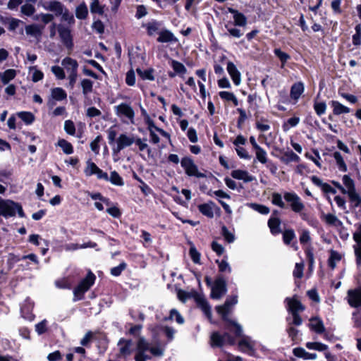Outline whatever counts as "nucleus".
<instances>
[{
    "mask_svg": "<svg viewBox=\"0 0 361 361\" xmlns=\"http://www.w3.org/2000/svg\"><path fill=\"white\" fill-rule=\"evenodd\" d=\"M342 181L345 190L344 194L348 195L350 202L355 207H361V197L356 192L354 180L349 176L344 175Z\"/></svg>",
    "mask_w": 361,
    "mask_h": 361,
    "instance_id": "obj_1",
    "label": "nucleus"
},
{
    "mask_svg": "<svg viewBox=\"0 0 361 361\" xmlns=\"http://www.w3.org/2000/svg\"><path fill=\"white\" fill-rule=\"evenodd\" d=\"M20 217L24 216V213L20 205L11 200H5L0 198V216L5 218L14 216L16 214Z\"/></svg>",
    "mask_w": 361,
    "mask_h": 361,
    "instance_id": "obj_2",
    "label": "nucleus"
},
{
    "mask_svg": "<svg viewBox=\"0 0 361 361\" xmlns=\"http://www.w3.org/2000/svg\"><path fill=\"white\" fill-rule=\"evenodd\" d=\"M95 279L94 274L89 271L87 276L73 290V301L75 302L82 298L84 293L94 284Z\"/></svg>",
    "mask_w": 361,
    "mask_h": 361,
    "instance_id": "obj_3",
    "label": "nucleus"
},
{
    "mask_svg": "<svg viewBox=\"0 0 361 361\" xmlns=\"http://www.w3.org/2000/svg\"><path fill=\"white\" fill-rule=\"evenodd\" d=\"M227 292L226 282L222 276L217 277L211 288V298L219 300Z\"/></svg>",
    "mask_w": 361,
    "mask_h": 361,
    "instance_id": "obj_4",
    "label": "nucleus"
},
{
    "mask_svg": "<svg viewBox=\"0 0 361 361\" xmlns=\"http://www.w3.org/2000/svg\"><path fill=\"white\" fill-rule=\"evenodd\" d=\"M116 114L120 118H126L128 122L133 124L135 123V111L132 106L126 103H121L114 106Z\"/></svg>",
    "mask_w": 361,
    "mask_h": 361,
    "instance_id": "obj_5",
    "label": "nucleus"
},
{
    "mask_svg": "<svg viewBox=\"0 0 361 361\" xmlns=\"http://www.w3.org/2000/svg\"><path fill=\"white\" fill-rule=\"evenodd\" d=\"M134 142L135 136L133 135L122 133L118 136L116 141V145L112 149L113 152L114 154H118L124 148L132 145Z\"/></svg>",
    "mask_w": 361,
    "mask_h": 361,
    "instance_id": "obj_6",
    "label": "nucleus"
},
{
    "mask_svg": "<svg viewBox=\"0 0 361 361\" xmlns=\"http://www.w3.org/2000/svg\"><path fill=\"white\" fill-rule=\"evenodd\" d=\"M181 166L184 169L186 174L189 176H195L197 178H204L205 175L198 171L197 166L194 161L189 157H184L180 161Z\"/></svg>",
    "mask_w": 361,
    "mask_h": 361,
    "instance_id": "obj_7",
    "label": "nucleus"
},
{
    "mask_svg": "<svg viewBox=\"0 0 361 361\" xmlns=\"http://www.w3.org/2000/svg\"><path fill=\"white\" fill-rule=\"evenodd\" d=\"M118 357L126 359L130 356L134 350L133 343L131 340L121 338L118 342Z\"/></svg>",
    "mask_w": 361,
    "mask_h": 361,
    "instance_id": "obj_8",
    "label": "nucleus"
},
{
    "mask_svg": "<svg viewBox=\"0 0 361 361\" xmlns=\"http://www.w3.org/2000/svg\"><path fill=\"white\" fill-rule=\"evenodd\" d=\"M284 199L286 202L290 203L291 209L295 213L301 212L305 208V205L301 201V199L295 192H286L284 194Z\"/></svg>",
    "mask_w": 361,
    "mask_h": 361,
    "instance_id": "obj_9",
    "label": "nucleus"
},
{
    "mask_svg": "<svg viewBox=\"0 0 361 361\" xmlns=\"http://www.w3.org/2000/svg\"><path fill=\"white\" fill-rule=\"evenodd\" d=\"M150 346L148 342L143 337H140L137 343V352L135 356V361H147L150 357L145 354Z\"/></svg>",
    "mask_w": 361,
    "mask_h": 361,
    "instance_id": "obj_10",
    "label": "nucleus"
},
{
    "mask_svg": "<svg viewBox=\"0 0 361 361\" xmlns=\"http://www.w3.org/2000/svg\"><path fill=\"white\" fill-rule=\"evenodd\" d=\"M211 341L212 346L221 347L226 344L233 345L235 339L227 333L221 335L215 332L211 336Z\"/></svg>",
    "mask_w": 361,
    "mask_h": 361,
    "instance_id": "obj_11",
    "label": "nucleus"
},
{
    "mask_svg": "<svg viewBox=\"0 0 361 361\" xmlns=\"http://www.w3.org/2000/svg\"><path fill=\"white\" fill-rule=\"evenodd\" d=\"M58 32L63 45L69 50L73 47V37L71 30L62 25L57 27Z\"/></svg>",
    "mask_w": 361,
    "mask_h": 361,
    "instance_id": "obj_12",
    "label": "nucleus"
},
{
    "mask_svg": "<svg viewBox=\"0 0 361 361\" xmlns=\"http://www.w3.org/2000/svg\"><path fill=\"white\" fill-rule=\"evenodd\" d=\"M238 303V296L234 295L229 297L226 299L223 305L217 306L216 307V312L219 314L224 320H228V314L229 313L231 307Z\"/></svg>",
    "mask_w": 361,
    "mask_h": 361,
    "instance_id": "obj_13",
    "label": "nucleus"
},
{
    "mask_svg": "<svg viewBox=\"0 0 361 361\" xmlns=\"http://www.w3.org/2000/svg\"><path fill=\"white\" fill-rule=\"evenodd\" d=\"M348 302L353 307L361 306V288L348 291Z\"/></svg>",
    "mask_w": 361,
    "mask_h": 361,
    "instance_id": "obj_14",
    "label": "nucleus"
},
{
    "mask_svg": "<svg viewBox=\"0 0 361 361\" xmlns=\"http://www.w3.org/2000/svg\"><path fill=\"white\" fill-rule=\"evenodd\" d=\"M226 70L229 75L231 76L233 83L236 86L240 85V84L241 83V74L236 68L235 65L233 62L228 61L227 63Z\"/></svg>",
    "mask_w": 361,
    "mask_h": 361,
    "instance_id": "obj_15",
    "label": "nucleus"
},
{
    "mask_svg": "<svg viewBox=\"0 0 361 361\" xmlns=\"http://www.w3.org/2000/svg\"><path fill=\"white\" fill-rule=\"evenodd\" d=\"M286 302H287V310L291 314L299 313L305 310V307L295 297L292 298H287Z\"/></svg>",
    "mask_w": 361,
    "mask_h": 361,
    "instance_id": "obj_16",
    "label": "nucleus"
},
{
    "mask_svg": "<svg viewBox=\"0 0 361 361\" xmlns=\"http://www.w3.org/2000/svg\"><path fill=\"white\" fill-rule=\"evenodd\" d=\"M228 11L230 13L233 14L234 25L235 26H246L247 20L246 16L243 13L232 8H228Z\"/></svg>",
    "mask_w": 361,
    "mask_h": 361,
    "instance_id": "obj_17",
    "label": "nucleus"
},
{
    "mask_svg": "<svg viewBox=\"0 0 361 361\" xmlns=\"http://www.w3.org/2000/svg\"><path fill=\"white\" fill-rule=\"evenodd\" d=\"M231 176L237 180H242L245 183L252 182L255 178L250 175L247 171L237 169L231 172Z\"/></svg>",
    "mask_w": 361,
    "mask_h": 361,
    "instance_id": "obj_18",
    "label": "nucleus"
},
{
    "mask_svg": "<svg viewBox=\"0 0 361 361\" xmlns=\"http://www.w3.org/2000/svg\"><path fill=\"white\" fill-rule=\"evenodd\" d=\"M61 64L68 74H71V73H78V63L76 60L71 57H66L62 60Z\"/></svg>",
    "mask_w": 361,
    "mask_h": 361,
    "instance_id": "obj_19",
    "label": "nucleus"
},
{
    "mask_svg": "<svg viewBox=\"0 0 361 361\" xmlns=\"http://www.w3.org/2000/svg\"><path fill=\"white\" fill-rule=\"evenodd\" d=\"M195 300L197 302L198 307L202 310V312L207 317V318L211 319V318H212L211 307L208 304V302L205 300V298L204 297H202L201 295H197L195 298Z\"/></svg>",
    "mask_w": 361,
    "mask_h": 361,
    "instance_id": "obj_20",
    "label": "nucleus"
},
{
    "mask_svg": "<svg viewBox=\"0 0 361 361\" xmlns=\"http://www.w3.org/2000/svg\"><path fill=\"white\" fill-rule=\"evenodd\" d=\"M329 104L333 108V113L334 115L338 116L343 114H348L350 111V109L338 101L332 100L330 102Z\"/></svg>",
    "mask_w": 361,
    "mask_h": 361,
    "instance_id": "obj_21",
    "label": "nucleus"
},
{
    "mask_svg": "<svg viewBox=\"0 0 361 361\" xmlns=\"http://www.w3.org/2000/svg\"><path fill=\"white\" fill-rule=\"evenodd\" d=\"M293 353L295 357L302 358L304 360H316L317 358V355L316 353H308L304 348L300 347L294 348Z\"/></svg>",
    "mask_w": 361,
    "mask_h": 361,
    "instance_id": "obj_22",
    "label": "nucleus"
},
{
    "mask_svg": "<svg viewBox=\"0 0 361 361\" xmlns=\"http://www.w3.org/2000/svg\"><path fill=\"white\" fill-rule=\"evenodd\" d=\"M310 327L317 334H322L325 331V327L322 320L319 318H312L310 321Z\"/></svg>",
    "mask_w": 361,
    "mask_h": 361,
    "instance_id": "obj_23",
    "label": "nucleus"
},
{
    "mask_svg": "<svg viewBox=\"0 0 361 361\" xmlns=\"http://www.w3.org/2000/svg\"><path fill=\"white\" fill-rule=\"evenodd\" d=\"M305 90L304 84L298 82L293 84L290 89V97L295 100H298Z\"/></svg>",
    "mask_w": 361,
    "mask_h": 361,
    "instance_id": "obj_24",
    "label": "nucleus"
},
{
    "mask_svg": "<svg viewBox=\"0 0 361 361\" xmlns=\"http://www.w3.org/2000/svg\"><path fill=\"white\" fill-rule=\"evenodd\" d=\"M157 41L161 43H166L176 42L177 39L170 30H164L159 32Z\"/></svg>",
    "mask_w": 361,
    "mask_h": 361,
    "instance_id": "obj_25",
    "label": "nucleus"
},
{
    "mask_svg": "<svg viewBox=\"0 0 361 361\" xmlns=\"http://www.w3.org/2000/svg\"><path fill=\"white\" fill-rule=\"evenodd\" d=\"M215 206L213 202L202 204L199 205L198 208L200 212L204 216L212 218L214 216V207Z\"/></svg>",
    "mask_w": 361,
    "mask_h": 361,
    "instance_id": "obj_26",
    "label": "nucleus"
},
{
    "mask_svg": "<svg viewBox=\"0 0 361 361\" xmlns=\"http://www.w3.org/2000/svg\"><path fill=\"white\" fill-rule=\"evenodd\" d=\"M239 348L244 353H250L253 350L254 344L250 338H243L238 343Z\"/></svg>",
    "mask_w": 361,
    "mask_h": 361,
    "instance_id": "obj_27",
    "label": "nucleus"
},
{
    "mask_svg": "<svg viewBox=\"0 0 361 361\" xmlns=\"http://www.w3.org/2000/svg\"><path fill=\"white\" fill-rule=\"evenodd\" d=\"M281 221L277 217H271L268 221V226L273 235H277L281 233Z\"/></svg>",
    "mask_w": 361,
    "mask_h": 361,
    "instance_id": "obj_28",
    "label": "nucleus"
},
{
    "mask_svg": "<svg viewBox=\"0 0 361 361\" xmlns=\"http://www.w3.org/2000/svg\"><path fill=\"white\" fill-rule=\"evenodd\" d=\"M33 305L31 304L28 300L25 301V303L21 307L22 316L30 321L33 320L34 314L32 313Z\"/></svg>",
    "mask_w": 361,
    "mask_h": 361,
    "instance_id": "obj_29",
    "label": "nucleus"
},
{
    "mask_svg": "<svg viewBox=\"0 0 361 361\" xmlns=\"http://www.w3.org/2000/svg\"><path fill=\"white\" fill-rule=\"evenodd\" d=\"M281 160L284 164H288L290 162H299L300 158L293 151H286L283 153V155L281 157Z\"/></svg>",
    "mask_w": 361,
    "mask_h": 361,
    "instance_id": "obj_30",
    "label": "nucleus"
},
{
    "mask_svg": "<svg viewBox=\"0 0 361 361\" xmlns=\"http://www.w3.org/2000/svg\"><path fill=\"white\" fill-rule=\"evenodd\" d=\"M342 259V255L338 252L331 250H330V256L328 259L329 266L332 269H335L338 262H339Z\"/></svg>",
    "mask_w": 361,
    "mask_h": 361,
    "instance_id": "obj_31",
    "label": "nucleus"
},
{
    "mask_svg": "<svg viewBox=\"0 0 361 361\" xmlns=\"http://www.w3.org/2000/svg\"><path fill=\"white\" fill-rule=\"evenodd\" d=\"M51 97L56 101H62L66 99L67 94L61 87H54L51 90Z\"/></svg>",
    "mask_w": 361,
    "mask_h": 361,
    "instance_id": "obj_32",
    "label": "nucleus"
},
{
    "mask_svg": "<svg viewBox=\"0 0 361 361\" xmlns=\"http://www.w3.org/2000/svg\"><path fill=\"white\" fill-rule=\"evenodd\" d=\"M324 219L326 223L331 226H334L336 227H342L343 222L338 219L336 216L332 214H327L324 215Z\"/></svg>",
    "mask_w": 361,
    "mask_h": 361,
    "instance_id": "obj_33",
    "label": "nucleus"
},
{
    "mask_svg": "<svg viewBox=\"0 0 361 361\" xmlns=\"http://www.w3.org/2000/svg\"><path fill=\"white\" fill-rule=\"evenodd\" d=\"M16 75L15 70L8 69L3 73H0V80L4 85H6L16 77Z\"/></svg>",
    "mask_w": 361,
    "mask_h": 361,
    "instance_id": "obj_34",
    "label": "nucleus"
},
{
    "mask_svg": "<svg viewBox=\"0 0 361 361\" xmlns=\"http://www.w3.org/2000/svg\"><path fill=\"white\" fill-rule=\"evenodd\" d=\"M88 15L87 6L85 2H82L75 8V16L77 18L83 20L87 18Z\"/></svg>",
    "mask_w": 361,
    "mask_h": 361,
    "instance_id": "obj_35",
    "label": "nucleus"
},
{
    "mask_svg": "<svg viewBox=\"0 0 361 361\" xmlns=\"http://www.w3.org/2000/svg\"><path fill=\"white\" fill-rule=\"evenodd\" d=\"M47 10L53 11L56 13V16L61 15L63 11V6L61 2L59 1H51L49 3V6L45 8Z\"/></svg>",
    "mask_w": 361,
    "mask_h": 361,
    "instance_id": "obj_36",
    "label": "nucleus"
},
{
    "mask_svg": "<svg viewBox=\"0 0 361 361\" xmlns=\"http://www.w3.org/2000/svg\"><path fill=\"white\" fill-rule=\"evenodd\" d=\"M219 95L221 97V99L225 101L232 102L235 106L238 105V100L233 92L221 91L219 92Z\"/></svg>",
    "mask_w": 361,
    "mask_h": 361,
    "instance_id": "obj_37",
    "label": "nucleus"
},
{
    "mask_svg": "<svg viewBox=\"0 0 361 361\" xmlns=\"http://www.w3.org/2000/svg\"><path fill=\"white\" fill-rule=\"evenodd\" d=\"M29 73L32 75V80L34 82L40 81L44 78V73L35 66L29 67Z\"/></svg>",
    "mask_w": 361,
    "mask_h": 361,
    "instance_id": "obj_38",
    "label": "nucleus"
},
{
    "mask_svg": "<svg viewBox=\"0 0 361 361\" xmlns=\"http://www.w3.org/2000/svg\"><path fill=\"white\" fill-rule=\"evenodd\" d=\"M57 145L61 148L66 154H71L73 152V147L71 143L64 139L59 140Z\"/></svg>",
    "mask_w": 361,
    "mask_h": 361,
    "instance_id": "obj_39",
    "label": "nucleus"
},
{
    "mask_svg": "<svg viewBox=\"0 0 361 361\" xmlns=\"http://www.w3.org/2000/svg\"><path fill=\"white\" fill-rule=\"evenodd\" d=\"M305 346L309 350H314L319 352L326 351L329 348L327 345L319 342H307Z\"/></svg>",
    "mask_w": 361,
    "mask_h": 361,
    "instance_id": "obj_40",
    "label": "nucleus"
},
{
    "mask_svg": "<svg viewBox=\"0 0 361 361\" xmlns=\"http://www.w3.org/2000/svg\"><path fill=\"white\" fill-rule=\"evenodd\" d=\"M247 206L261 214H268L270 212L268 207L257 203H248Z\"/></svg>",
    "mask_w": 361,
    "mask_h": 361,
    "instance_id": "obj_41",
    "label": "nucleus"
},
{
    "mask_svg": "<svg viewBox=\"0 0 361 361\" xmlns=\"http://www.w3.org/2000/svg\"><path fill=\"white\" fill-rule=\"evenodd\" d=\"M80 85L82 90V94L87 96L92 92L93 82L89 79H82L80 82Z\"/></svg>",
    "mask_w": 361,
    "mask_h": 361,
    "instance_id": "obj_42",
    "label": "nucleus"
},
{
    "mask_svg": "<svg viewBox=\"0 0 361 361\" xmlns=\"http://www.w3.org/2000/svg\"><path fill=\"white\" fill-rule=\"evenodd\" d=\"M160 23L157 20H153L152 22H149L145 26L147 29V34L149 36L154 35L160 27Z\"/></svg>",
    "mask_w": 361,
    "mask_h": 361,
    "instance_id": "obj_43",
    "label": "nucleus"
},
{
    "mask_svg": "<svg viewBox=\"0 0 361 361\" xmlns=\"http://www.w3.org/2000/svg\"><path fill=\"white\" fill-rule=\"evenodd\" d=\"M25 32L27 35L37 37L41 35L42 31L39 25L32 24L25 26Z\"/></svg>",
    "mask_w": 361,
    "mask_h": 361,
    "instance_id": "obj_44",
    "label": "nucleus"
},
{
    "mask_svg": "<svg viewBox=\"0 0 361 361\" xmlns=\"http://www.w3.org/2000/svg\"><path fill=\"white\" fill-rule=\"evenodd\" d=\"M108 181H110L113 185L118 186H122L124 185L123 178L116 171L111 172Z\"/></svg>",
    "mask_w": 361,
    "mask_h": 361,
    "instance_id": "obj_45",
    "label": "nucleus"
},
{
    "mask_svg": "<svg viewBox=\"0 0 361 361\" xmlns=\"http://www.w3.org/2000/svg\"><path fill=\"white\" fill-rule=\"evenodd\" d=\"M256 159L262 164H264L267 162V152L261 147L255 149Z\"/></svg>",
    "mask_w": 361,
    "mask_h": 361,
    "instance_id": "obj_46",
    "label": "nucleus"
},
{
    "mask_svg": "<svg viewBox=\"0 0 361 361\" xmlns=\"http://www.w3.org/2000/svg\"><path fill=\"white\" fill-rule=\"evenodd\" d=\"M300 122L299 117H292L288 118L286 122H285L283 126V130L285 132H287L290 130V128L295 127Z\"/></svg>",
    "mask_w": 361,
    "mask_h": 361,
    "instance_id": "obj_47",
    "label": "nucleus"
},
{
    "mask_svg": "<svg viewBox=\"0 0 361 361\" xmlns=\"http://www.w3.org/2000/svg\"><path fill=\"white\" fill-rule=\"evenodd\" d=\"M334 157L336 161L337 166L340 171L345 172L347 171V166L343 159L342 155L338 152L334 153Z\"/></svg>",
    "mask_w": 361,
    "mask_h": 361,
    "instance_id": "obj_48",
    "label": "nucleus"
},
{
    "mask_svg": "<svg viewBox=\"0 0 361 361\" xmlns=\"http://www.w3.org/2000/svg\"><path fill=\"white\" fill-rule=\"evenodd\" d=\"M90 11L92 13L102 15L104 13V7L100 4L99 0H92L90 4Z\"/></svg>",
    "mask_w": 361,
    "mask_h": 361,
    "instance_id": "obj_49",
    "label": "nucleus"
},
{
    "mask_svg": "<svg viewBox=\"0 0 361 361\" xmlns=\"http://www.w3.org/2000/svg\"><path fill=\"white\" fill-rule=\"evenodd\" d=\"M171 66L177 74H185L187 72V69L184 65L176 60L171 61Z\"/></svg>",
    "mask_w": 361,
    "mask_h": 361,
    "instance_id": "obj_50",
    "label": "nucleus"
},
{
    "mask_svg": "<svg viewBox=\"0 0 361 361\" xmlns=\"http://www.w3.org/2000/svg\"><path fill=\"white\" fill-rule=\"evenodd\" d=\"M18 116L26 124H31L35 120L34 115L30 112H27V111L18 112Z\"/></svg>",
    "mask_w": 361,
    "mask_h": 361,
    "instance_id": "obj_51",
    "label": "nucleus"
},
{
    "mask_svg": "<svg viewBox=\"0 0 361 361\" xmlns=\"http://www.w3.org/2000/svg\"><path fill=\"white\" fill-rule=\"evenodd\" d=\"M98 168L94 162L87 161L84 172L87 176H90L95 174Z\"/></svg>",
    "mask_w": 361,
    "mask_h": 361,
    "instance_id": "obj_52",
    "label": "nucleus"
},
{
    "mask_svg": "<svg viewBox=\"0 0 361 361\" xmlns=\"http://www.w3.org/2000/svg\"><path fill=\"white\" fill-rule=\"evenodd\" d=\"M160 331L165 334L169 341H171L174 338L176 330L173 328L168 326H162L160 327Z\"/></svg>",
    "mask_w": 361,
    "mask_h": 361,
    "instance_id": "obj_53",
    "label": "nucleus"
},
{
    "mask_svg": "<svg viewBox=\"0 0 361 361\" xmlns=\"http://www.w3.org/2000/svg\"><path fill=\"white\" fill-rule=\"evenodd\" d=\"M35 12V6L27 1L21 6V13L27 16H32Z\"/></svg>",
    "mask_w": 361,
    "mask_h": 361,
    "instance_id": "obj_54",
    "label": "nucleus"
},
{
    "mask_svg": "<svg viewBox=\"0 0 361 361\" xmlns=\"http://www.w3.org/2000/svg\"><path fill=\"white\" fill-rule=\"evenodd\" d=\"M271 202L281 208L285 207V203L282 200V196L278 192H274L271 195Z\"/></svg>",
    "mask_w": 361,
    "mask_h": 361,
    "instance_id": "obj_55",
    "label": "nucleus"
},
{
    "mask_svg": "<svg viewBox=\"0 0 361 361\" xmlns=\"http://www.w3.org/2000/svg\"><path fill=\"white\" fill-rule=\"evenodd\" d=\"M216 263L218 264L219 271L228 273L231 272V267L226 259H222L221 261L216 260Z\"/></svg>",
    "mask_w": 361,
    "mask_h": 361,
    "instance_id": "obj_56",
    "label": "nucleus"
},
{
    "mask_svg": "<svg viewBox=\"0 0 361 361\" xmlns=\"http://www.w3.org/2000/svg\"><path fill=\"white\" fill-rule=\"evenodd\" d=\"M355 30V34L353 35V44L355 46H359L361 44V25H357Z\"/></svg>",
    "mask_w": 361,
    "mask_h": 361,
    "instance_id": "obj_57",
    "label": "nucleus"
},
{
    "mask_svg": "<svg viewBox=\"0 0 361 361\" xmlns=\"http://www.w3.org/2000/svg\"><path fill=\"white\" fill-rule=\"evenodd\" d=\"M274 51L275 55L280 59L282 63L281 66L283 67L285 63L290 59V56L288 54L282 51L280 49H275Z\"/></svg>",
    "mask_w": 361,
    "mask_h": 361,
    "instance_id": "obj_58",
    "label": "nucleus"
},
{
    "mask_svg": "<svg viewBox=\"0 0 361 361\" xmlns=\"http://www.w3.org/2000/svg\"><path fill=\"white\" fill-rule=\"evenodd\" d=\"M295 238V232L293 229L285 230L283 233V240L285 244L288 245L290 241Z\"/></svg>",
    "mask_w": 361,
    "mask_h": 361,
    "instance_id": "obj_59",
    "label": "nucleus"
},
{
    "mask_svg": "<svg viewBox=\"0 0 361 361\" xmlns=\"http://www.w3.org/2000/svg\"><path fill=\"white\" fill-rule=\"evenodd\" d=\"M303 270H304V263L300 262L296 263L293 274L295 278L301 279L303 276Z\"/></svg>",
    "mask_w": 361,
    "mask_h": 361,
    "instance_id": "obj_60",
    "label": "nucleus"
},
{
    "mask_svg": "<svg viewBox=\"0 0 361 361\" xmlns=\"http://www.w3.org/2000/svg\"><path fill=\"white\" fill-rule=\"evenodd\" d=\"M64 130L71 135H74L75 133V127L74 123L71 120H67L64 123Z\"/></svg>",
    "mask_w": 361,
    "mask_h": 361,
    "instance_id": "obj_61",
    "label": "nucleus"
},
{
    "mask_svg": "<svg viewBox=\"0 0 361 361\" xmlns=\"http://www.w3.org/2000/svg\"><path fill=\"white\" fill-rule=\"evenodd\" d=\"M51 72L59 80H63L66 77L63 69L61 67L59 66H52L51 67Z\"/></svg>",
    "mask_w": 361,
    "mask_h": 361,
    "instance_id": "obj_62",
    "label": "nucleus"
},
{
    "mask_svg": "<svg viewBox=\"0 0 361 361\" xmlns=\"http://www.w3.org/2000/svg\"><path fill=\"white\" fill-rule=\"evenodd\" d=\"M47 321L46 319H43L42 322H39L35 325V331L39 335H42L45 333L47 330Z\"/></svg>",
    "mask_w": 361,
    "mask_h": 361,
    "instance_id": "obj_63",
    "label": "nucleus"
},
{
    "mask_svg": "<svg viewBox=\"0 0 361 361\" xmlns=\"http://www.w3.org/2000/svg\"><path fill=\"white\" fill-rule=\"evenodd\" d=\"M354 253L355 256V262L357 266L361 265V245H353Z\"/></svg>",
    "mask_w": 361,
    "mask_h": 361,
    "instance_id": "obj_64",
    "label": "nucleus"
}]
</instances>
